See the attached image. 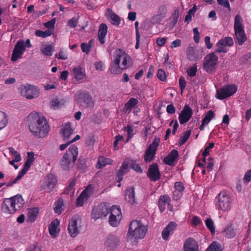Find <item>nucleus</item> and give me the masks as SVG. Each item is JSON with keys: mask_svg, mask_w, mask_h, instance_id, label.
<instances>
[{"mask_svg": "<svg viewBox=\"0 0 251 251\" xmlns=\"http://www.w3.org/2000/svg\"><path fill=\"white\" fill-rule=\"evenodd\" d=\"M28 127L32 134L37 138H44L49 131L50 126L46 118L41 113L31 112L28 116Z\"/></svg>", "mask_w": 251, "mask_h": 251, "instance_id": "f257e3e1", "label": "nucleus"}, {"mask_svg": "<svg viewBox=\"0 0 251 251\" xmlns=\"http://www.w3.org/2000/svg\"><path fill=\"white\" fill-rule=\"evenodd\" d=\"M147 231V227L144 226L141 221L133 220L129 225L127 238L131 240L143 239Z\"/></svg>", "mask_w": 251, "mask_h": 251, "instance_id": "f03ea898", "label": "nucleus"}, {"mask_svg": "<svg viewBox=\"0 0 251 251\" xmlns=\"http://www.w3.org/2000/svg\"><path fill=\"white\" fill-rule=\"evenodd\" d=\"M78 148L75 145L69 147L60 161L61 168L64 170H68L72 167L77 158Z\"/></svg>", "mask_w": 251, "mask_h": 251, "instance_id": "7ed1b4c3", "label": "nucleus"}, {"mask_svg": "<svg viewBox=\"0 0 251 251\" xmlns=\"http://www.w3.org/2000/svg\"><path fill=\"white\" fill-rule=\"evenodd\" d=\"M214 202L218 210L226 211L229 210L233 202V198L225 191H221L215 198Z\"/></svg>", "mask_w": 251, "mask_h": 251, "instance_id": "20e7f679", "label": "nucleus"}, {"mask_svg": "<svg viewBox=\"0 0 251 251\" xmlns=\"http://www.w3.org/2000/svg\"><path fill=\"white\" fill-rule=\"evenodd\" d=\"M218 57L215 52L207 54L204 58L202 69L208 73H214L218 63Z\"/></svg>", "mask_w": 251, "mask_h": 251, "instance_id": "39448f33", "label": "nucleus"}, {"mask_svg": "<svg viewBox=\"0 0 251 251\" xmlns=\"http://www.w3.org/2000/svg\"><path fill=\"white\" fill-rule=\"evenodd\" d=\"M114 57L113 62H116L117 64H120L121 61L122 62V65L124 66L123 69L129 67L131 58L124 50L119 49L116 50L114 51Z\"/></svg>", "mask_w": 251, "mask_h": 251, "instance_id": "423d86ee", "label": "nucleus"}, {"mask_svg": "<svg viewBox=\"0 0 251 251\" xmlns=\"http://www.w3.org/2000/svg\"><path fill=\"white\" fill-rule=\"evenodd\" d=\"M120 244V238L113 234L107 235L103 240L104 248L106 251H115Z\"/></svg>", "mask_w": 251, "mask_h": 251, "instance_id": "0eeeda50", "label": "nucleus"}, {"mask_svg": "<svg viewBox=\"0 0 251 251\" xmlns=\"http://www.w3.org/2000/svg\"><path fill=\"white\" fill-rule=\"evenodd\" d=\"M21 94L27 99H32L38 97L39 90L36 86L28 84L22 85L19 88Z\"/></svg>", "mask_w": 251, "mask_h": 251, "instance_id": "6e6552de", "label": "nucleus"}, {"mask_svg": "<svg viewBox=\"0 0 251 251\" xmlns=\"http://www.w3.org/2000/svg\"><path fill=\"white\" fill-rule=\"evenodd\" d=\"M237 90V87L234 85H227L217 90L216 98L219 100H224L235 94Z\"/></svg>", "mask_w": 251, "mask_h": 251, "instance_id": "1a4fd4ad", "label": "nucleus"}, {"mask_svg": "<svg viewBox=\"0 0 251 251\" xmlns=\"http://www.w3.org/2000/svg\"><path fill=\"white\" fill-rule=\"evenodd\" d=\"M109 213V208L104 203H101L95 206L92 211V218L95 220L106 217Z\"/></svg>", "mask_w": 251, "mask_h": 251, "instance_id": "9d476101", "label": "nucleus"}, {"mask_svg": "<svg viewBox=\"0 0 251 251\" xmlns=\"http://www.w3.org/2000/svg\"><path fill=\"white\" fill-rule=\"evenodd\" d=\"M57 182V177L53 174H50L45 178L41 187L46 192H50L55 188Z\"/></svg>", "mask_w": 251, "mask_h": 251, "instance_id": "9b49d317", "label": "nucleus"}, {"mask_svg": "<svg viewBox=\"0 0 251 251\" xmlns=\"http://www.w3.org/2000/svg\"><path fill=\"white\" fill-rule=\"evenodd\" d=\"M147 175L151 181L155 182L160 179L161 174L157 163H154L149 166Z\"/></svg>", "mask_w": 251, "mask_h": 251, "instance_id": "f8f14e48", "label": "nucleus"}, {"mask_svg": "<svg viewBox=\"0 0 251 251\" xmlns=\"http://www.w3.org/2000/svg\"><path fill=\"white\" fill-rule=\"evenodd\" d=\"M25 51V47L24 41L22 40L18 41L12 52L11 60L12 61H16L23 54Z\"/></svg>", "mask_w": 251, "mask_h": 251, "instance_id": "ddd939ff", "label": "nucleus"}, {"mask_svg": "<svg viewBox=\"0 0 251 251\" xmlns=\"http://www.w3.org/2000/svg\"><path fill=\"white\" fill-rule=\"evenodd\" d=\"M193 110L190 106L186 104L178 116V120L180 124H184L188 122L193 115Z\"/></svg>", "mask_w": 251, "mask_h": 251, "instance_id": "4468645a", "label": "nucleus"}, {"mask_svg": "<svg viewBox=\"0 0 251 251\" xmlns=\"http://www.w3.org/2000/svg\"><path fill=\"white\" fill-rule=\"evenodd\" d=\"M93 192V187L91 185L87 187L82 191L79 196L76 199V204L77 206H81L83 205L85 201L91 197Z\"/></svg>", "mask_w": 251, "mask_h": 251, "instance_id": "2eb2a0df", "label": "nucleus"}, {"mask_svg": "<svg viewBox=\"0 0 251 251\" xmlns=\"http://www.w3.org/2000/svg\"><path fill=\"white\" fill-rule=\"evenodd\" d=\"M177 227V224L174 222H170L163 229L161 235L163 239L167 241L169 239V236L172 235Z\"/></svg>", "mask_w": 251, "mask_h": 251, "instance_id": "dca6fc26", "label": "nucleus"}, {"mask_svg": "<svg viewBox=\"0 0 251 251\" xmlns=\"http://www.w3.org/2000/svg\"><path fill=\"white\" fill-rule=\"evenodd\" d=\"M202 52L201 50H198L197 54L195 48L189 46L186 50V55L189 60L197 61L201 58L202 56Z\"/></svg>", "mask_w": 251, "mask_h": 251, "instance_id": "f3484780", "label": "nucleus"}, {"mask_svg": "<svg viewBox=\"0 0 251 251\" xmlns=\"http://www.w3.org/2000/svg\"><path fill=\"white\" fill-rule=\"evenodd\" d=\"M14 205L11 198H6L2 203L1 210L5 214H13L16 211Z\"/></svg>", "mask_w": 251, "mask_h": 251, "instance_id": "a211bd4d", "label": "nucleus"}, {"mask_svg": "<svg viewBox=\"0 0 251 251\" xmlns=\"http://www.w3.org/2000/svg\"><path fill=\"white\" fill-rule=\"evenodd\" d=\"M68 230L72 237H75L79 233L77 226V217L76 216H73L70 221Z\"/></svg>", "mask_w": 251, "mask_h": 251, "instance_id": "6ab92c4d", "label": "nucleus"}, {"mask_svg": "<svg viewBox=\"0 0 251 251\" xmlns=\"http://www.w3.org/2000/svg\"><path fill=\"white\" fill-rule=\"evenodd\" d=\"M184 251H199L198 243L193 238L189 237L184 244Z\"/></svg>", "mask_w": 251, "mask_h": 251, "instance_id": "aec40b11", "label": "nucleus"}, {"mask_svg": "<svg viewBox=\"0 0 251 251\" xmlns=\"http://www.w3.org/2000/svg\"><path fill=\"white\" fill-rule=\"evenodd\" d=\"M135 190L133 187H128L125 192V200L131 205L137 204V201L135 199Z\"/></svg>", "mask_w": 251, "mask_h": 251, "instance_id": "412c9836", "label": "nucleus"}, {"mask_svg": "<svg viewBox=\"0 0 251 251\" xmlns=\"http://www.w3.org/2000/svg\"><path fill=\"white\" fill-rule=\"evenodd\" d=\"M77 95L87 107H92L94 105V102L91 95L86 91L77 92Z\"/></svg>", "mask_w": 251, "mask_h": 251, "instance_id": "4be33fe9", "label": "nucleus"}, {"mask_svg": "<svg viewBox=\"0 0 251 251\" xmlns=\"http://www.w3.org/2000/svg\"><path fill=\"white\" fill-rule=\"evenodd\" d=\"M27 155V159L24 165V167L20 171L24 175H25L29 169L35 159L34 157L35 154L33 152H28Z\"/></svg>", "mask_w": 251, "mask_h": 251, "instance_id": "5701e85b", "label": "nucleus"}, {"mask_svg": "<svg viewBox=\"0 0 251 251\" xmlns=\"http://www.w3.org/2000/svg\"><path fill=\"white\" fill-rule=\"evenodd\" d=\"M60 224V222L57 219H55L51 222L49 226V231L50 236L52 237H56L58 236L60 231L58 228Z\"/></svg>", "mask_w": 251, "mask_h": 251, "instance_id": "b1692460", "label": "nucleus"}, {"mask_svg": "<svg viewBox=\"0 0 251 251\" xmlns=\"http://www.w3.org/2000/svg\"><path fill=\"white\" fill-rule=\"evenodd\" d=\"M178 152L176 150H173L171 152L164 157L163 161L165 164L169 166H172L174 162L178 157Z\"/></svg>", "mask_w": 251, "mask_h": 251, "instance_id": "393cba45", "label": "nucleus"}, {"mask_svg": "<svg viewBox=\"0 0 251 251\" xmlns=\"http://www.w3.org/2000/svg\"><path fill=\"white\" fill-rule=\"evenodd\" d=\"M128 161L125 160L122 163V166L117 172V176L118 177L117 182H121L123 179V176L128 172Z\"/></svg>", "mask_w": 251, "mask_h": 251, "instance_id": "a878e982", "label": "nucleus"}, {"mask_svg": "<svg viewBox=\"0 0 251 251\" xmlns=\"http://www.w3.org/2000/svg\"><path fill=\"white\" fill-rule=\"evenodd\" d=\"M171 201L170 197L167 195H161L158 200V207L162 213L166 209V204H168Z\"/></svg>", "mask_w": 251, "mask_h": 251, "instance_id": "bb28decb", "label": "nucleus"}, {"mask_svg": "<svg viewBox=\"0 0 251 251\" xmlns=\"http://www.w3.org/2000/svg\"><path fill=\"white\" fill-rule=\"evenodd\" d=\"M138 103V100L137 99L131 98L127 102H126L123 107V111L125 113L129 114L132 108L136 106Z\"/></svg>", "mask_w": 251, "mask_h": 251, "instance_id": "cd10ccee", "label": "nucleus"}, {"mask_svg": "<svg viewBox=\"0 0 251 251\" xmlns=\"http://www.w3.org/2000/svg\"><path fill=\"white\" fill-rule=\"evenodd\" d=\"M107 33V26L105 24H101L98 31V38L101 44L105 43L104 38Z\"/></svg>", "mask_w": 251, "mask_h": 251, "instance_id": "c85d7f7f", "label": "nucleus"}, {"mask_svg": "<svg viewBox=\"0 0 251 251\" xmlns=\"http://www.w3.org/2000/svg\"><path fill=\"white\" fill-rule=\"evenodd\" d=\"M16 211L19 210L22 208L25 203V201L21 195H17L11 197Z\"/></svg>", "mask_w": 251, "mask_h": 251, "instance_id": "c756f323", "label": "nucleus"}, {"mask_svg": "<svg viewBox=\"0 0 251 251\" xmlns=\"http://www.w3.org/2000/svg\"><path fill=\"white\" fill-rule=\"evenodd\" d=\"M234 31L236 37L235 39V41H237L239 45H242L247 40L244 29L236 30Z\"/></svg>", "mask_w": 251, "mask_h": 251, "instance_id": "7c9ffc66", "label": "nucleus"}, {"mask_svg": "<svg viewBox=\"0 0 251 251\" xmlns=\"http://www.w3.org/2000/svg\"><path fill=\"white\" fill-rule=\"evenodd\" d=\"M73 130L71 128V124L68 123L61 129V134L64 140H68L73 133Z\"/></svg>", "mask_w": 251, "mask_h": 251, "instance_id": "2f4dec72", "label": "nucleus"}, {"mask_svg": "<svg viewBox=\"0 0 251 251\" xmlns=\"http://www.w3.org/2000/svg\"><path fill=\"white\" fill-rule=\"evenodd\" d=\"M108 11V17L110 19L111 23L112 25H119L120 24L121 20L120 17L114 13L112 10L109 8L107 9Z\"/></svg>", "mask_w": 251, "mask_h": 251, "instance_id": "473e14b6", "label": "nucleus"}, {"mask_svg": "<svg viewBox=\"0 0 251 251\" xmlns=\"http://www.w3.org/2000/svg\"><path fill=\"white\" fill-rule=\"evenodd\" d=\"M113 163V160L110 158H106L103 156L99 157L97 162V168L101 169L105 167L106 165H110Z\"/></svg>", "mask_w": 251, "mask_h": 251, "instance_id": "72a5a7b5", "label": "nucleus"}, {"mask_svg": "<svg viewBox=\"0 0 251 251\" xmlns=\"http://www.w3.org/2000/svg\"><path fill=\"white\" fill-rule=\"evenodd\" d=\"M39 213V209L37 207L32 208L27 213V221L30 223L34 222L37 217Z\"/></svg>", "mask_w": 251, "mask_h": 251, "instance_id": "f704fd0d", "label": "nucleus"}, {"mask_svg": "<svg viewBox=\"0 0 251 251\" xmlns=\"http://www.w3.org/2000/svg\"><path fill=\"white\" fill-rule=\"evenodd\" d=\"M233 45V41L232 38L229 37H225L221 39L216 44V46H221L224 48L226 46H231Z\"/></svg>", "mask_w": 251, "mask_h": 251, "instance_id": "c9c22d12", "label": "nucleus"}, {"mask_svg": "<svg viewBox=\"0 0 251 251\" xmlns=\"http://www.w3.org/2000/svg\"><path fill=\"white\" fill-rule=\"evenodd\" d=\"M160 143L159 138H155L152 143L149 145L146 151H149L151 153H152L153 154H156L157 148L159 146V144Z\"/></svg>", "mask_w": 251, "mask_h": 251, "instance_id": "e433bc0d", "label": "nucleus"}, {"mask_svg": "<svg viewBox=\"0 0 251 251\" xmlns=\"http://www.w3.org/2000/svg\"><path fill=\"white\" fill-rule=\"evenodd\" d=\"M64 201L61 198H59L54 203V211L55 213L58 214H61L62 212L64 210Z\"/></svg>", "mask_w": 251, "mask_h": 251, "instance_id": "4c0bfd02", "label": "nucleus"}, {"mask_svg": "<svg viewBox=\"0 0 251 251\" xmlns=\"http://www.w3.org/2000/svg\"><path fill=\"white\" fill-rule=\"evenodd\" d=\"M234 29V30L244 29L242 24V18L240 15H236L235 17Z\"/></svg>", "mask_w": 251, "mask_h": 251, "instance_id": "58836bf2", "label": "nucleus"}, {"mask_svg": "<svg viewBox=\"0 0 251 251\" xmlns=\"http://www.w3.org/2000/svg\"><path fill=\"white\" fill-rule=\"evenodd\" d=\"M120 64H117L116 62H113L110 67V72L113 74H121L123 70L125 69L124 68V66L121 65V66H120Z\"/></svg>", "mask_w": 251, "mask_h": 251, "instance_id": "ea45409f", "label": "nucleus"}, {"mask_svg": "<svg viewBox=\"0 0 251 251\" xmlns=\"http://www.w3.org/2000/svg\"><path fill=\"white\" fill-rule=\"evenodd\" d=\"M8 121L7 114L1 111H0V129L5 127Z\"/></svg>", "mask_w": 251, "mask_h": 251, "instance_id": "a19ab883", "label": "nucleus"}, {"mask_svg": "<svg viewBox=\"0 0 251 251\" xmlns=\"http://www.w3.org/2000/svg\"><path fill=\"white\" fill-rule=\"evenodd\" d=\"M53 34V31L50 29H47L45 31H42L40 29L36 30L35 32V35L37 37L46 38L51 36Z\"/></svg>", "mask_w": 251, "mask_h": 251, "instance_id": "79ce46f5", "label": "nucleus"}, {"mask_svg": "<svg viewBox=\"0 0 251 251\" xmlns=\"http://www.w3.org/2000/svg\"><path fill=\"white\" fill-rule=\"evenodd\" d=\"M54 50L53 46L51 45H46L41 48L42 53L47 56H51Z\"/></svg>", "mask_w": 251, "mask_h": 251, "instance_id": "37998d69", "label": "nucleus"}, {"mask_svg": "<svg viewBox=\"0 0 251 251\" xmlns=\"http://www.w3.org/2000/svg\"><path fill=\"white\" fill-rule=\"evenodd\" d=\"M73 72L75 78L77 80L83 79L84 76V74L83 73L82 69L80 67H75L73 69Z\"/></svg>", "mask_w": 251, "mask_h": 251, "instance_id": "c03bdc74", "label": "nucleus"}, {"mask_svg": "<svg viewBox=\"0 0 251 251\" xmlns=\"http://www.w3.org/2000/svg\"><path fill=\"white\" fill-rule=\"evenodd\" d=\"M214 116L215 114L212 110L208 111L202 120L203 124H208L212 120V119L214 117Z\"/></svg>", "mask_w": 251, "mask_h": 251, "instance_id": "a18cd8bd", "label": "nucleus"}, {"mask_svg": "<svg viewBox=\"0 0 251 251\" xmlns=\"http://www.w3.org/2000/svg\"><path fill=\"white\" fill-rule=\"evenodd\" d=\"M191 131L190 130H186L183 135L180 136L179 139V144L182 146L184 144L189 138L191 135Z\"/></svg>", "mask_w": 251, "mask_h": 251, "instance_id": "49530a36", "label": "nucleus"}, {"mask_svg": "<svg viewBox=\"0 0 251 251\" xmlns=\"http://www.w3.org/2000/svg\"><path fill=\"white\" fill-rule=\"evenodd\" d=\"M225 236L228 238H232L235 236V229L231 226H228L225 230Z\"/></svg>", "mask_w": 251, "mask_h": 251, "instance_id": "de8ad7c7", "label": "nucleus"}, {"mask_svg": "<svg viewBox=\"0 0 251 251\" xmlns=\"http://www.w3.org/2000/svg\"><path fill=\"white\" fill-rule=\"evenodd\" d=\"M110 215L121 217V210L119 206L113 205L110 209L109 208Z\"/></svg>", "mask_w": 251, "mask_h": 251, "instance_id": "09e8293b", "label": "nucleus"}, {"mask_svg": "<svg viewBox=\"0 0 251 251\" xmlns=\"http://www.w3.org/2000/svg\"><path fill=\"white\" fill-rule=\"evenodd\" d=\"M205 223L207 228L210 230L212 234H214L215 232V228L212 220L211 218H207Z\"/></svg>", "mask_w": 251, "mask_h": 251, "instance_id": "8fccbe9b", "label": "nucleus"}, {"mask_svg": "<svg viewBox=\"0 0 251 251\" xmlns=\"http://www.w3.org/2000/svg\"><path fill=\"white\" fill-rule=\"evenodd\" d=\"M121 217L110 215L109 220V224L112 226H117L120 223V220L121 219Z\"/></svg>", "mask_w": 251, "mask_h": 251, "instance_id": "3c124183", "label": "nucleus"}, {"mask_svg": "<svg viewBox=\"0 0 251 251\" xmlns=\"http://www.w3.org/2000/svg\"><path fill=\"white\" fill-rule=\"evenodd\" d=\"M9 152L13 155L14 157V160L16 162H19L21 160V155L18 153L14 149L11 147L8 148Z\"/></svg>", "mask_w": 251, "mask_h": 251, "instance_id": "603ef678", "label": "nucleus"}, {"mask_svg": "<svg viewBox=\"0 0 251 251\" xmlns=\"http://www.w3.org/2000/svg\"><path fill=\"white\" fill-rule=\"evenodd\" d=\"M221 245L216 242H213L205 251H222Z\"/></svg>", "mask_w": 251, "mask_h": 251, "instance_id": "864d4df0", "label": "nucleus"}, {"mask_svg": "<svg viewBox=\"0 0 251 251\" xmlns=\"http://www.w3.org/2000/svg\"><path fill=\"white\" fill-rule=\"evenodd\" d=\"M155 154L151 153L149 151H146L144 154V160L146 163L151 162L155 158Z\"/></svg>", "mask_w": 251, "mask_h": 251, "instance_id": "5fc2aeb1", "label": "nucleus"}, {"mask_svg": "<svg viewBox=\"0 0 251 251\" xmlns=\"http://www.w3.org/2000/svg\"><path fill=\"white\" fill-rule=\"evenodd\" d=\"M197 72V67L196 65H193L187 70L188 75L191 77L195 76Z\"/></svg>", "mask_w": 251, "mask_h": 251, "instance_id": "6e6d98bb", "label": "nucleus"}, {"mask_svg": "<svg viewBox=\"0 0 251 251\" xmlns=\"http://www.w3.org/2000/svg\"><path fill=\"white\" fill-rule=\"evenodd\" d=\"M24 175H25L24 174H22V172L20 171L17 176L14 180H11L6 184L7 186L8 187H12L14 184L16 183L18 180H19L20 179H21L22 177Z\"/></svg>", "mask_w": 251, "mask_h": 251, "instance_id": "4d7b16f0", "label": "nucleus"}, {"mask_svg": "<svg viewBox=\"0 0 251 251\" xmlns=\"http://www.w3.org/2000/svg\"><path fill=\"white\" fill-rule=\"evenodd\" d=\"M157 78L162 81H165L166 80V75L164 70L159 69L157 74Z\"/></svg>", "mask_w": 251, "mask_h": 251, "instance_id": "13d9d810", "label": "nucleus"}, {"mask_svg": "<svg viewBox=\"0 0 251 251\" xmlns=\"http://www.w3.org/2000/svg\"><path fill=\"white\" fill-rule=\"evenodd\" d=\"M55 18L52 19L50 21H48L44 24V26L48 28V29H50L53 31V28L54 27V25L55 23Z\"/></svg>", "mask_w": 251, "mask_h": 251, "instance_id": "bf43d9fd", "label": "nucleus"}, {"mask_svg": "<svg viewBox=\"0 0 251 251\" xmlns=\"http://www.w3.org/2000/svg\"><path fill=\"white\" fill-rule=\"evenodd\" d=\"M175 189L179 193H182L184 190L183 184L180 181H177L175 183Z\"/></svg>", "mask_w": 251, "mask_h": 251, "instance_id": "052dcab7", "label": "nucleus"}, {"mask_svg": "<svg viewBox=\"0 0 251 251\" xmlns=\"http://www.w3.org/2000/svg\"><path fill=\"white\" fill-rule=\"evenodd\" d=\"M179 85L181 90V94H182L186 85V82L185 78L182 76H181L179 78Z\"/></svg>", "mask_w": 251, "mask_h": 251, "instance_id": "680f3d73", "label": "nucleus"}, {"mask_svg": "<svg viewBox=\"0 0 251 251\" xmlns=\"http://www.w3.org/2000/svg\"><path fill=\"white\" fill-rule=\"evenodd\" d=\"M217 1L219 5L225 8H227L228 11L231 10L230 4L228 0H217Z\"/></svg>", "mask_w": 251, "mask_h": 251, "instance_id": "e2e57ef3", "label": "nucleus"}, {"mask_svg": "<svg viewBox=\"0 0 251 251\" xmlns=\"http://www.w3.org/2000/svg\"><path fill=\"white\" fill-rule=\"evenodd\" d=\"M91 48V45L90 44V43L87 44L86 43H83L81 45V48L82 51L83 52H85L87 54H88L89 53Z\"/></svg>", "mask_w": 251, "mask_h": 251, "instance_id": "0e129e2a", "label": "nucleus"}, {"mask_svg": "<svg viewBox=\"0 0 251 251\" xmlns=\"http://www.w3.org/2000/svg\"><path fill=\"white\" fill-rule=\"evenodd\" d=\"M214 147V143L213 142L209 143L208 146H207L204 150L203 152H202V156L204 157H206L207 155L209 154V150L211 149H212Z\"/></svg>", "mask_w": 251, "mask_h": 251, "instance_id": "69168bd1", "label": "nucleus"}, {"mask_svg": "<svg viewBox=\"0 0 251 251\" xmlns=\"http://www.w3.org/2000/svg\"><path fill=\"white\" fill-rule=\"evenodd\" d=\"M164 17L159 14L155 15L151 18V22L153 24L159 23Z\"/></svg>", "mask_w": 251, "mask_h": 251, "instance_id": "338daca9", "label": "nucleus"}, {"mask_svg": "<svg viewBox=\"0 0 251 251\" xmlns=\"http://www.w3.org/2000/svg\"><path fill=\"white\" fill-rule=\"evenodd\" d=\"M78 20L75 17H73L68 21V25L71 28H75L77 26Z\"/></svg>", "mask_w": 251, "mask_h": 251, "instance_id": "774afa93", "label": "nucleus"}]
</instances>
